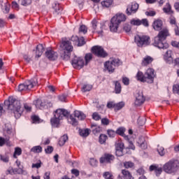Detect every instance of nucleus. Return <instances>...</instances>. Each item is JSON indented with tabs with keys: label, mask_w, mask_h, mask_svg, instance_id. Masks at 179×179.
<instances>
[{
	"label": "nucleus",
	"mask_w": 179,
	"mask_h": 179,
	"mask_svg": "<svg viewBox=\"0 0 179 179\" xmlns=\"http://www.w3.org/2000/svg\"><path fill=\"white\" fill-rule=\"evenodd\" d=\"M69 117L71 125L76 127V125H78V120L71 115V112L68 111L66 109L59 108L55 111L54 117L50 119V124L54 128H58L61 120H64V118L68 119Z\"/></svg>",
	"instance_id": "1"
},
{
	"label": "nucleus",
	"mask_w": 179,
	"mask_h": 179,
	"mask_svg": "<svg viewBox=\"0 0 179 179\" xmlns=\"http://www.w3.org/2000/svg\"><path fill=\"white\" fill-rule=\"evenodd\" d=\"M4 104L8 106V110L13 112L16 119L22 117V114H23V108H22L20 101L13 99V97H9L8 101H4Z\"/></svg>",
	"instance_id": "2"
},
{
	"label": "nucleus",
	"mask_w": 179,
	"mask_h": 179,
	"mask_svg": "<svg viewBox=\"0 0 179 179\" xmlns=\"http://www.w3.org/2000/svg\"><path fill=\"white\" fill-rule=\"evenodd\" d=\"M170 36V33L169 32V29H164L159 31L158 35L155 37L153 45L155 47H157V48L162 50H167L169 47V43L164 42L166 41V38Z\"/></svg>",
	"instance_id": "3"
},
{
	"label": "nucleus",
	"mask_w": 179,
	"mask_h": 179,
	"mask_svg": "<svg viewBox=\"0 0 179 179\" xmlns=\"http://www.w3.org/2000/svg\"><path fill=\"white\" fill-rule=\"evenodd\" d=\"M127 20V16L125 14L120 13L116 14V16H113L110 20L109 29L113 33H117L118 27L122 22Z\"/></svg>",
	"instance_id": "4"
},
{
	"label": "nucleus",
	"mask_w": 179,
	"mask_h": 179,
	"mask_svg": "<svg viewBox=\"0 0 179 179\" xmlns=\"http://www.w3.org/2000/svg\"><path fill=\"white\" fill-rule=\"evenodd\" d=\"M60 47L64 50V52L61 55V58L64 61H69L71 58V53L73 51V46L69 41H63Z\"/></svg>",
	"instance_id": "5"
},
{
	"label": "nucleus",
	"mask_w": 179,
	"mask_h": 179,
	"mask_svg": "<svg viewBox=\"0 0 179 179\" xmlns=\"http://www.w3.org/2000/svg\"><path fill=\"white\" fill-rule=\"evenodd\" d=\"M122 65V62L120 59H111L110 61L106 62L104 64V66L110 73H113L115 71L117 66Z\"/></svg>",
	"instance_id": "6"
},
{
	"label": "nucleus",
	"mask_w": 179,
	"mask_h": 179,
	"mask_svg": "<svg viewBox=\"0 0 179 179\" xmlns=\"http://www.w3.org/2000/svg\"><path fill=\"white\" fill-rule=\"evenodd\" d=\"M37 85V79L33 78L26 80L24 83L18 85V92H26V90H31L34 86Z\"/></svg>",
	"instance_id": "7"
},
{
	"label": "nucleus",
	"mask_w": 179,
	"mask_h": 179,
	"mask_svg": "<svg viewBox=\"0 0 179 179\" xmlns=\"http://www.w3.org/2000/svg\"><path fill=\"white\" fill-rule=\"evenodd\" d=\"M163 170L168 174L175 173L178 170V161L171 160L166 162L163 166Z\"/></svg>",
	"instance_id": "8"
},
{
	"label": "nucleus",
	"mask_w": 179,
	"mask_h": 179,
	"mask_svg": "<svg viewBox=\"0 0 179 179\" xmlns=\"http://www.w3.org/2000/svg\"><path fill=\"white\" fill-rule=\"evenodd\" d=\"M134 40L138 47H143V45L146 46L150 44V37L148 36L137 35L135 36Z\"/></svg>",
	"instance_id": "9"
},
{
	"label": "nucleus",
	"mask_w": 179,
	"mask_h": 179,
	"mask_svg": "<svg viewBox=\"0 0 179 179\" xmlns=\"http://www.w3.org/2000/svg\"><path fill=\"white\" fill-rule=\"evenodd\" d=\"M92 54H94L98 58H106L108 57V53L104 50V48L101 46L95 45L91 49Z\"/></svg>",
	"instance_id": "10"
},
{
	"label": "nucleus",
	"mask_w": 179,
	"mask_h": 179,
	"mask_svg": "<svg viewBox=\"0 0 179 179\" xmlns=\"http://www.w3.org/2000/svg\"><path fill=\"white\" fill-rule=\"evenodd\" d=\"M144 75L147 83H153L155 82V78H156L155 69L152 68L147 69Z\"/></svg>",
	"instance_id": "11"
},
{
	"label": "nucleus",
	"mask_w": 179,
	"mask_h": 179,
	"mask_svg": "<svg viewBox=\"0 0 179 179\" xmlns=\"http://www.w3.org/2000/svg\"><path fill=\"white\" fill-rule=\"evenodd\" d=\"M71 65L76 69H82V67L85 66V60L82 57H75L71 61Z\"/></svg>",
	"instance_id": "12"
},
{
	"label": "nucleus",
	"mask_w": 179,
	"mask_h": 179,
	"mask_svg": "<svg viewBox=\"0 0 179 179\" xmlns=\"http://www.w3.org/2000/svg\"><path fill=\"white\" fill-rule=\"evenodd\" d=\"M115 160V157L111 154L105 153L103 157L99 159V162L103 164L106 163L108 164H111Z\"/></svg>",
	"instance_id": "13"
},
{
	"label": "nucleus",
	"mask_w": 179,
	"mask_h": 179,
	"mask_svg": "<svg viewBox=\"0 0 179 179\" xmlns=\"http://www.w3.org/2000/svg\"><path fill=\"white\" fill-rule=\"evenodd\" d=\"M139 8V5L136 3H131L127 6L126 10V14L127 16H131V15H134V13H136V11Z\"/></svg>",
	"instance_id": "14"
},
{
	"label": "nucleus",
	"mask_w": 179,
	"mask_h": 179,
	"mask_svg": "<svg viewBox=\"0 0 179 179\" xmlns=\"http://www.w3.org/2000/svg\"><path fill=\"white\" fill-rule=\"evenodd\" d=\"M135 106H142L145 103V98L143 96V93L141 91H136L135 94Z\"/></svg>",
	"instance_id": "15"
},
{
	"label": "nucleus",
	"mask_w": 179,
	"mask_h": 179,
	"mask_svg": "<svg viewBox=\"0 0 179 179\" xmlns=\"http://www.w3.org/2000/svg\"><path fill=\"white\" fill-rule=\"evenodd\" d=\"M115 155L117 157L124 156V143L122 141H117L115 144Z\"/></svg>",
	"instance_id": "16"
},
{
	"label": "nucleus",
	"mask_w": 179,
	"mask_h": 179,
	"mask_svg": "<svg viewBox=\"0 0 179 179\" xmlns=\"http://www.w3.org/2000/svg\"><path fill=\"white\" fill-rule=\"evenodd\" d=\"M92 24L94 30H95L98 34H103V27H104V24L99 23L96 20H92Z\"/></svg>",
	"instance_id": "17"
},
{
	"label": "nucleus",
	"mask_w": 179,
	"mask_h": 179,
	"mask_svg": "<svg viewBox=\"0 0 179 179\" xmlns=\"http://www.w3.org/2000/svg\"><path fill=\"white\" fill-rule=\"evenodd\" d=\"M122 176L118 175L117 179H134L132 174L127 169H122L121 171Z\"/></svg>",
	"instance_id": "18"
},
{
	"label": "nucleus",
	"mask_w": 179,
	"mask_h": 179,
	"mask_svg": "<svg viewBox=\"0 0 179 179\" xmlns=\"http://www.w3.org/2000/svg\"><path fill=\"white\" fill-rule=\"evenodd\" d=\"M45 57L49 59L50 61H55L58 58V53L54 50H47L45 52Z\"/></svg>",
	"instance_id": "19"
},
{
	"label": "nucleus",
	"mask_w": 179,
	"mask_h": 179,
	"mask_svg": "<svg viewBox=\"0 0 179 179\" xmlns=\"http://www.w3.org/2000/svg\"><path fill=\"white\" fill-rule=\"evenodd\" d=\"M173 51L171 50H167L166 53L164 55V59L166 62V64H169L171 65V64H173Z\"/></svg>",
	"instance_id": "20"
},
{
	"label": "nucleus",
	"mask_w": 179,
	"mask_h": 179,
	"mask_svg": "<svg viewBox=\"0 0 179 179\" xmlns=\"http://www.w3.org/2000/svg\"><path fill=\"white\" fill-rule=\"evenodd\" d=\"M150 171H155L157 177H159V176L163 173V168L157 165H151L150 166Z\"/></svg>",
	"instance_id": "21"
},
{
	"label": "nucleus",
	"mask_w": 179,
	"mask_h": 179,
	"mask_svg": "<svg viewBox=\"0 0 179 179\" xmlns=\"http://www.w3.org/2000/svg\"><path fill=\"white\" fill-rule=\"evenodd\" d=\"M138 146L142 149H148V144L144 136H140L137 141Z\"/></svg>",
	"instance_id": "22"
},
{
	"label": "nucleus",
	"mask_w": 179,
	"mask_h": 179,
	"mask_svg": "<svg viewBox=\"0 0 179 179\" xmlns=\"http://www.w3.org/2000/svg\"><path fill=\"white\" fill-rule=\"evenodd\" d=\"M152 27L156 31H160V30L163 29V21H162L161 20H157L154 21L152 24Z\"/></svg>",
	"instance_id": "23"
},
{
	"label": "nucleus",
	"mask_w": 179,
	"mask_h": 179,
	"mask_svg": "<svg viewBox=\"0 0 179 179\" xmlns=\"http://www.w3.org/2000/svg\"><path fill=\"white\" fill-rule=\"evenodd\" d=\"M152 62H153V57L147 55L143 57L141 62V65L142 66H148V65H150Z\"/></svg>",
	"instance_id": "24"
},
{
	"label": "nucleus",
	"mask_w": 179,
	"mask_h": 179,
	"mask_svg": "<svg viewBox=\"0 0 179 179\" xmlns=\"http://www.w3.org/2000/svg\"><path fill=\"white\" fill-rule=\"evenodd\" d=\"M43 52H44V46L43 44L38 45L36 50V58H40L43 55Z\"/></svg>",
	"instance_id": "25"
},
{
	"label": "nucleus",
	"mask_w": 179,
	"mask_h": 179,
	"mask_svg": "<svg viewBox=\"0 0 179 179\" xmlns=\"http://www.w3.org/2000/svg\"><path fill=\"white\" fill-rule=\"evenodd\" d=\"M74 117H76V118H78L80 121H83V120L86 119V115L83 113V112L79 110L74 111Z\"/></svg>",
	"instance_id": "26"
},
{
	"label": "nucleus",
	"mask_w": 179,
	"mask_h": 179,
	"mask_svg": "<svg viewBox=\"0 0 179 179\" xmlns=\"http://www.w3.org/2000/svg\"><path fill=\"white\" fill-rule=\"evenodd\" d=\"M136 78L138 82H142L143 83L146 82V77H145V74H143L142 71H138L136 76Z\"/></svg>",
	"instance_id": "27"
},
{
	"label": "nucleus",
	"mask_w": 179,
	"mask_h": 179,
	"mask_svg": "<svg viewBox=\"0 0 179 179\" xmlns=\"http://www.w3.org/2000/svg\"><path fill=\"white\" fill-rule=\"evenodd\" d=\"M46 104V102L45 101H41V100H38L36 101V106L38 108H40V110H44L45 109V108L47 107V106H45Z\"/></svg>",
	"instance_id": "28"
},
{
	"label": "nucleus",
	"mask_w": 179,
	"mask_h": 179,
	"mask_svg": "<svg viewBox=\"0 0 179 179\" xmlns=\"http://www.w3.org/2000/svg\"><path fill=\"white\" fill-rule=\"evenodd\" d=\"M114 83H115V92L116 93V94H120L122 90L121 83H120V82L118 81H115Z\"/></svg>",
	"instance_id": "29"
},
{
	"label": "nucleus",
	"mask_w": 179,
	"mask_h": 179,
	"mask_svg": "<svg viewBox=\"0 0 179 179\" xmlns=\"http://www.w3.org/2000/svg\"><path fill=\"white\" fill-rule=\"evenodd\" d=\"M68 141V135L64 134L63 135L59 140V146H64L66 141Z\"/></svg>",
	"instance_id": "30"
},
{
	"label": "nucleus",
	"mask_w": 179,
	"mask_h": 179,
	"mask_svg": "<svg viewBox=\"0 0 179 179\" xmlns=\"http://www.w3.org/2000/svg\"><path fill=\"white\" fill-rule=\"evenodd\" d=\"M80 136H83V138H87V136L90 135V129H85L80 130Z\"/></svg>",
	"instance_id": "31"
},
{
	"label": "nucleus",
	"mask_w": 179,
	"mask_h": 179,
	"mask_svg": "<svg viewBox=\"0 0 179 179\" xmlns=\"http://www.w3.org/2000/svg\"><path fill=\"white\" fill-rule=\"evenodd\" d=\"M108 137L106 134H101L99 138V142L101 145H104Z\"/></svg>",
	"instance_id": "32"
},
{
	"label": "nucleus",
	"mask_w": 179,
	"mask_h": 179,
	"mask_svg": "<svg viewBox=\"0 0 179 179\" xmlns=\"http://www.w3.org/2000/svg\"><path fill=\"white\" fill-rule=\"evenodd\" d=\"M31 152H33L34 153H41V152H43V147L41 145L34 146L31 149Z\"/></svg>",
	"instance_id": "33"
},
{
	"label": "nucleus",
	"mask_w": 179,
	"mask_h": 179,
	"mask_svg": "<svg viewBox=\"0 0 179 179\" xmlns=\"http://www.w3.org/2000/svg\"><path fill=\"white\" fill-rule=\"evenodd\" d=\"M113 0H103L101 1V5L104 8H110L113 5Z\"/></svg>",
	"instance_id": "34"
},
{
	"label": "nucleus",
	"mask_w": 179,
	"mask_h": 179,
	"mask_svg": "<svg viewBox=\"0 0 179 179\" xmlns=\"http://www.w3.org/2000/svg\"><path fill=\"white\" fill-rule=\"evenodd\" d=\"M12 126L10 124H6L4 127V132L8 135H12Z\"/></svg>",
	"instance_id": "35"
},
{
	"label": "nucleus",
	"mask_w": 179,
	"mask_h": 179,
	"mask_svg": "<svg viewBox=\"0 0 179 179\" xmlns=\"http://www.w3.org/2000/svg\"><path fill=\"white\" fill-rule=\"evenodd\" d=\"M22 155V148L17 147L15 148V152L13 154V158L17 159V156H20Z\"/></svg>",
	"instance_id": "36"
},
{
	"label": "nucleus",
	"mask_w": 179,
	"mask_h": 179,
	"mask_svg": "<svg viewBox=\"0 0 179 179\" xmlns=\"http://www.w3.org/2000/svg\"><path fill=\"white\" fill-rule=\"evenodd\" d=\"M123 166L124 169H132L133 167H135V164L132 162H125L123 163Z\"/></svg>",
	"instance_id": "37"
},
{
	"label": "nucleus",
	"mask_w": 179,
	"mask_h": 179,
	"mask_svg": "<svg viewBox=\"0 0 179 179\" xmlns=\"http://www.w3.org/2000/svg\"><path fill=\"white\" fill-rule=\"evenodd\" d=\"M125 106V103L124 102H119L117 103H115V111H119Z\"/></svg>",
	"instance_id": "38"
},
{
	"label": "nucleus",
	"mask_w": 179,
	"mask_h": 179,
	"mask_svg": "<svg viewBox=\"0 0 179 179\" xmlns=\"http://www.w3.org/2000/svg\"><path fill=\"white\" fill-rule=\"evenodd\" d=\"M85 65H87V64L90 62L92 59H93V55L92 53H87L85 56Z\"/></svg>",
	"instance_id": "39"
},
{
	"label": "nucleus",
	"mask_w": 179,
	"mask_h": 179,
	"mask_svg": "<svg viewBox=\"0 0 179 179\" xmlns=\"http://www.w3.org/2000/svg\"><path fill=\"white\" fill-rule=\"evenodd\" d=\"M125 134V128L124 127H119L116 130V135H120V136H124Z\"/></svg>",
	"instance_id": "40"
},
{
	"label": "nucleus",
	"mask_w": 179,
	"mask_h": 179,
	"mask_svg": "<svg viewBox=\"0 0 179 179\" xmlns=\"http://www.w3.org/2000/svg\"><path fill=\"white\" fill-rule=\"evenodd\" d=\"M93 86L86 84L84 85L83 87H82V92H83L84 93L86 92H90L92 89Z\"/></svg>",
	"instance_id": "41"
},
{
	"label": "nucleus",
	"mask_w": 179,
	"mask_h": 179,
	"mask_svg": "<svg viewBox=\"0 0 179 179\" xmlns=\"http://www.w3.org/2000/svg\"><path fill=\"white\" fill-rule=\"evenodd\" d=\"M0 160L3 162V163H8L9 162V156L6 154L5 155H0Z\"/></svg>",
	"instance_id": "42"
},
{
	"label": "nucleus",
	"mask_w": 179,
	"mask_h": 179,
	"mask_svg": "<svg viewBox=\"0 0 179 179\" xmlns=\"http://www.w3.org/2000/svg\"><path fill=\"white\" fill-rule=\"evenodd\" d=\"M19 3L22 5V6H28L31 3V0H18Z\"/></svg>",
	"instance_id": "43"
},
{
	"label": "nucleus",
	"mask_w": 179,
	"mask_h": 179,
	"mask_svg": "<svg viewBox=\"0 0 179 179\" xmlns=\"http://www.w3.org/2000/svg\"><path fill=\"white\" fill-rule=\"evenodd\" d=\"M132 29V26L129 24H124L123 26V30L126 33H129Z\"/></svg>",
	"instance_id": "44"
},
{
	"label": "nucleus",
	"mask_w": 179,
	"mask_h": 179,
	"mask_svg": "<svg viewBox=\"0 0 179 179\" xmlns=\"http://www.w3.org/2000/svg\"><path fill=\"white\" fill-rule=\"evenodd\" d=\"M169 23L173 26V27H176L177 25V20H176V17L171 16L169 18Z\"/></svg>",
	"instance_id": "45"
},
{
	"label": "nucleus",
	"mask_w": 179,
	"mask_h": 179,
	"mask_svg": "<svg viewBox=\"0 0 179 179\" xmlns=\"http://www.w3.org/2000/svg\"><path fill=\"white\" fill-rule=\"evenodd\" d=\"M107 134H108L109 138H115V135H117L116 131L113 129H108Z\"/></svg>",
	"instance_id": "46"
},
{
	"label": "nucleus",
	"mask_w": 179,
	"mask_h": 179,
	"mask_svg": "<svg viewBox=\"0 0 179 179\" xmlns=\"http://www.w3.org/2000/svg\"><path fill=\"white\" fill-rule=\"evenodd\" d=\"M85 44H86V41H85V38L83 37L78 38V42L77 43V45L78 47H82V45H85Z\"/></svg>",
	"instance_id": "47"
},
{
	"label": "nucleus",
	"mask_w": 179,
	"mask_h": 179,
	"mask_svg": "<svg viewBox=\"0 0 179 179\" xmlns=\"http://www.w3.org/2000/svg\"><path fill=\"white\" fill-rule=\"evenodd\" d=\"M79 33L86 34L87 33V27L85 25H81L79 28Z\"/></svg>",
	"instance_id": "48"
},
{
	"label": "nucleus",
	"mask_w": 179,
	"mask_h": 179,
	"mask_svg": "<svg viewBox=\"0 0 179 179\" xmlns=\"http://www.w3.org/2000/svg\"><path fill=\"white\" fill-rule=\"evenodd\" d=\"M92 118H93V120H94L95 121H100V120H101V116H100V115H99V113L94 112V113L92 114Z\"/></svg>",
	"instance_id": "49"
},
{
	"label": "nucleus",
	"mask_w": 179,
	"mask_h": 179,
	"mask_svg": "<svg viewBox=\"0 0 179 179\" xmlns=\"http://www.w3.org/2000/svg\"><path fill=\"white\" fill-rule=\"evenodd\" d=\"M56 8H55L54 15H59L61 13V10H62V8L57 4H55Z\"/></svg>",
	"instance_id": "50"
},
{
	"label": "nucleus",
	"mask_w": 179,
	"mask_h": 179,
	"mask_svg": "<svg viewBox=\"0 0 179 179\" xmlns=\"http://www.w3.org/2000/svg\"><path fill=\"white\" fill-rule=\"evenodd\" d=\"M31 120L34 124H40V117L37 115L31 116Z\"/></svg>",
	"instance_id": "51"
},
{
	"label": "nucleus",
	"mask_w": 179,
	"mask_h": 179,
	"mask_svg": "<svg viewBox=\"0 0 179 179\" xmlns=\"http://www.w3.org/2000/svg\"><path fill=\"white\" fill-rule=\"evenodd\" d=\"M10 10V4L6 3L4 6V9H3V12L4 13H9Z\"/></svg>",
	"instance_id": "52"
},
{
	"label": "nucleus",
	"mask_w": 179,
	"mask_h": 179,
	"mask_svg": "<svg viewBox=\"0 0 179 179\" xmlns=\"http://www.w3.org/2000/svg\"><path fill=\"white\" fill-rule=\"evenodd\" d=\"M173 92L176 94H179V83L173 86Z\"/></svg>",
	"instance_id": "53"
},
{
	"label": "nucleus",
	"mask_w": 179,
	"mask_h": 179,
	"mask_svg": "<svg viewBox=\"0 0 179 179\" xmlns=\"http://www.w3.org/2000/svg\"><path fill=\"white\" fill-rule=\"evenodd\" d=\"M157 152L159 156H164V155H166V152H164V148L163 147H159L157 149Z\"/></svg>",
	"instance_id": "54"
},
{
	"label": "nucleus",
	"mask_w": 179,
	"mask_h": 179,
	"mask_svg": "<svg viewBox=\"0 0 179 179\" xmlns=\"http://www.w3.org/2000/svg\"><path fill=\"white\" fill-rule=\"evenodd\" d=\"M141 20H132L131 21V24H133V26H141Z\"/></svg>",
	"instance_id": "55"
},
{
	"label": "nucleus",
	"mask_w": 179,
	"mask_h": 179,
	"mask_svg": "<svg viewBox=\"0 0 179 179\" xmlns=\"http://www.w3.org/2000/svg\"><path fill=\"white\" fill-rule=\"evenodd\" d=\"M71 41H73L74 44H78L79 41V36H72L71 38Z\"/></svg>",
	"instance_id": "56"
},
{
	"label": "nucleus",
	"mask_w": 179,
	"mask_h": 179,
	"mask_svg": "<svg viewBox=\"0 0 179 179\" xmlns=\"http://www.w3.org/2000/svg\"><path fill=\"white\" fill-rule=\"evenodd\" d=\"M103 177L105 179H113V174L110 172H105L103 173Z\"/></svg>",
	"instance_id": "57"
},
{
	"label": "nucleus",
	"mask_w": 179,
	"mask_h": 179,
	"mask_svg": "<svg viewBox=\"0 0 179 179\" xmlns=\"http://www.w3.org/2000/svg\"><path fill=\"white\" fill-rule=\"evenodd\" d=\"M45 153H47L48 155H50V153L52 152H54V148H52V146H48L46 149H45Z\"/></svg>",
	"instance_id": "58"
},
{
	"label": "nucleus",
	"mask_w": 179,
	"mask_h": 179,
	"mask_svg": "<svg viewBox=\"0 0 179 179\" xmlns=\"http://www.w3.org/2000/svg\"><path fill=\"white\" fill-rule=\"evenodd\" d=\"M141 24H143V26H145V27H149V22L148 21V19L141 20Z\"/></svg>",
	"instance_id": "59"
},
{
	"label": "nucleus",
	"mask_w": 179,
	"mask_h": 179,
	"mask_svg": "<svg viewBox=\"0 0 179 179\" xmlns=\"http://www.w3.org/2000/svg\"><path fill=\"white\" fill-rule=\"evenodd\" d=\"M41 161L39 160L37 163L32 164V169H40V167H41Z\"/></svg>",
	"instance_id": "60"
},
{
	"label": "nucleus",
	"mask_w": 179,
	"mask_h": 179,
	"mask_svg": "<svg viewBox=\"0 0 179 179\" xmlns=\"http://www.w3.org/2000/svg\"><path fill=\"white\" fill-rule=\"evenodd\" d=\"M6 143L8 145H9V143L6 141V139H5L3 137H0V146L2 147L3 145Z\"/></svg>",
	"instance_id": "61"
},
{
	"label": "nucleus",
	"mask_w": 179,
	"mask_h": 179,
	"mask_svg": "<svg viewBox=\"0 0 179 179\" xmlns=\"http://www.w3.org/2000/svg\"><path fill=\"white\" fill-rule=\"evenodd\" d=\"M122 82L125 86H128V85H129V78L127 77H122Z\"/></svg>",
	"instance_id": "62"
},
{
	"label": "nucleus",
	"mask_w": 179,
	"mask_h": 179,
	"mask_svg": "<svg viewBox=\"0 0 179 179\" xmlns=\"http://www.w3.org/2000/svg\"><path fill=\"white\" fill-rule=\"evenodd\" d=\"M138 124L142 126V125H145V122H146V118L143 117V118H141L139 117L138 120Z\"/></svg>",
	"instance_id": "63"
},
{
	"label": "nucleus",
	"mask_w": 179,
	"mask_h": 179,
	"mask_svg": "<svg viewBox=\"0 0 179 179\" xmlns=\"http://www.w3.org/2000/svg\"><path fill=\"white\" fill-rule=\"evenodd\" d=\"M171 45L175 48H177L178 50H179V42H178L177 41H173L171 42Z\"/></svg>",
	"instance_id": "64"
}]
</instances>
